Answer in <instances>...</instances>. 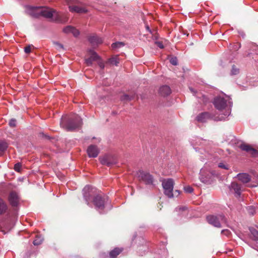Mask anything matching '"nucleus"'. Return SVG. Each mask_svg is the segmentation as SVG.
<instances>
[{"label": "nucleus", "mask_w": 258, "mask_h": 258, "mask_svg": "<svg viewBox=\"0 0 258 258\" xmlns=\"http://www.w3.org/2000/svg\"><path fill=\"white\" fill-rule=\"evenodd\" d=\"M9 125L12 127L15 126H16V120L14 119H11L9 122Z\"/></svg>", "instance_id": "4c0bfd02"}, {"label": "nucleus", "mask_w": 258, "mask_h": 258, "mask_svg": "<svg viewBox=\"0 0 258 258\" xmlns=\"http://www.w3.org/2000/svg\"><path fill=\"white\" fill-rule=\"evenodd\" d=\"M29 13L32 17L37 18L42 16L58 23L63 24L68 20L66 14L57 12L48 7H31L29 10Z\"/></svg>", "instance_id": "f257e3e1"}, {"label": "nucleus", "mask_w": 258, "mask_h": 258, "mask_svg": "<svg viewBox=\"0 0 258 258\" xmlns=\"http://www.w3.org/2000/svg\"><path fill=\"white\" fill-rule=\"evenodd\" d=\"M159 93L163 96H167L171 93V89L168 86H163L159 89Z\"/></svg>", "instance_id": "aec40b11"}, {"label": "nucleus", "mask_w": 258, "mask_h": 258, "mask_svg": "<svg viewBox=\"0 0 258 258\" xmlns=\"http://www.w3.org/2000/svg\"><path fill=\"white\" fill-rule=\"evenodd\" d=\"M91 56L85 59L86 63L88 66H91L93 61L97 60L99 59V56L97 54L93 51H91Z\"/></svg>", "instance_id": "f3484780"}, {"label": "nucleus", "mask_w": 258, "mask_h": 258, "mask_svg": "<svg viewBox=\"0 0 258 258\" xmlns=\"http://www.w3.org/2000/svg\"><path fill=\"white\" fill-rule=\"evenodd\" d=\"M176 193H177V195H176V196H177L178 195H179V190H175V194H176Z\"/></svg>", "instance_id": "c03bdc74"}, {"label": "nucleus", "mask_w": 258, "mask_h": 258, "mask_svg": "<svg viewBox=\"0 0 258 258\" xmlns=\"http://www.w3.org/2000/svg\"><path fill=\"white\" fill-rule=\"evenodd\" d=\"M238 179L243 183H247L250 180V177L247 173H239L237 175Z\"/></svg>", "instance_id": "412c9836"}, {"label": "nucleus", "mask_w": 258, "mask_h": 258, "mask_svg": "<svg viewBox=\"0 0 258 258\" xmlns=\"http://www.w3.org/2000/svg\"><path fill=\"white\" fill-rule=\"evenodd\" d=\"M229 188L231 191L234 190L236 197H239L241 195V185L235 182H232L229 186Z\"/></svg>", "instance_id": "4468645a"}, {"label": "nucleus", "mask_w": 258, "mask_h": 258, "mask_svg": "<svg viewBox=\"0 0 258 258\" xmlns=\"http://www.w3.org/2000/svg\"><path fill=\"white\" fill-rule=\"evenodd\" d=\"M203 143V141L202 139H198V142H196V144L198 145H201Z\"/></svg>", "instance_id": "79ce46f5"}, {"label": "nucleus", "mask_w": 258, "mask_h": 258, "mask_svg": "<svg viewBox=\"0 0 258 258\" xmlns=\"http://www.w3.org/2000/svg\"><path fill=\"white\" fill-rule=\"evenodd\" d=\"M111 46L113 49H115L122 47L123 46H124V43L121 42H117L113 43Z\"/></svg>", "instance_id": "cd10ccee"}, {"label": "nucleus", "mask_w": 258, "mask_h": 258, "mask_svg": "<svg viewBox=\"0 0 258 258\" xmlns=\"http://www.w3.org/2000/svg\"><path fill=\"white\" fill-rule=\"evenodd\" d=\"M110 62L111 64H114L115 66H117V64L119 63V60H118V57H114L111 58L110 59Z\"/></svg>", "instance_id": "c756f323"}, {"label": "nucleus", "mask_w": 258, "mask_h": 258, "mask_svg": "<svg viewBox=\"0 0 258 258\" xmlns=\"http://www.w3.org/2000/svg\"><path fill=\"white\" fill-rule=\"evenodd\" d=\"M240 148L243 151H245L249 153L252 156H255L257 153L256 150L252 148L250 146L247 144H241L240 146Z\"/></svg>", "instance_id": "2eb2a0df"}, {"label": "nucleus", "mask_w": 258, "mask_h": 258, "mask_svg": "<svg viewBox=\"0 0 258 258\" xmlns=\"http://www.w3.org/2000/svg\"><path fill=\"white\" fill-rule=\"evenodd\" d=\"M95 189L90 185H86L83 189V194L85 201L88 205H89L91 197L93 195Z\"/></svg>", "instance_id": "9b49d317"}, {"label": "nucleus", "mask_w": 258, "mask_h": 258, "mask_svg": "<svg viewBox=\"0 0 258 258\" xmlns=\"http://www.w3.org/2000/svg\"><path fill=\"white\" fill-rule=\"evenodd\" d=\"M87 153L89 157H96L99 154V150L95 145H90L87 149Z\"/></svg>", "instance_id": "ddd939ff"}, {"label": "nucleus", "mask_w": 258, "mask_h": 258, "mask_svg": "<svg viewBox=\"0 0 258 258\" xmlns=\"http://www.w3.org/2000/svg\"><path fill=\"white\" fill-rule=\"evenodd\" d=\"M8 199L10 204L13 207H16L18 205L19 198L18 194L15 191L10 192Z\"/></svg>", "instance_id": "f8f14e48"}, {"label": "nucleus", "mask_w": 258, "mask_h": 258, "mask_svg": "<svg viewBox=\"0 0 258 258\" xmlns=\"http://www.w3.org/2000/svg\"><path fill=\"white\" fill-rule=\"evenodd\" d=\"M107 197L105 196L101 197L99 195L96 196L93 201L96 209L98 211L103 210L104 205L107 202Z\"/></svg>", "instance_id": "1a4fd4ad"}, {"label": "nucleus", "mask_w": 258, "mask_h": 258, "mask_svg": "<svg viewBox=\"0 0 258 258\" xmlns=\"http://www.w3.org/2000/svg\"><path fill=\"white\" fill-rule=\"evenodd\" d=\"M22 165L20 163H16L14 166V170L17 172H20Z\"/></svg>", "instance_id": "2f4dec72"}, {"label": "nucleus", "mask_w": 258, "mask_h": 258, "mask_svg": "<svg viewBox=\"0 0 258 258\" xmlns=\"http://www.w3.org/2000/svg\"><path fill=\"white\" fill-rule=\"evenodd\" d=\"M99 160L102 165L110 166L117 163L116 158L112 155H105L99 158Z\"/></svg>", "instance_id": "9d476101"}, {"label": "nucleus", "mask_w": 258, "mask_h": 258, "mask_svg": "<svg viewBox=\"0 0 258 258\" xmlns=\"http://www.w3.org/2000/svg\"><path fill=\"white\" fill-rule=\"evenodd\" d=\"M53 44H54L56 49L58 50H64L63 45L60 44V43L58 42H54Z\"/></svg>", "instance_id": "c85d7f7f"}, {"label": "nucleus", "mask_w": 258, "mask_h": 258, "mask_svg": "<svg viewBox=\"0 0 258 258\" xmlns=\"http://www.w3.org/2000/svg\"><path fill=\"white\" fill-rule=\"evenodd\" d=\"M8 206L6 202L2 199H0V215L3 214L7 211Z\"/></svg>", "instance_id": "4be33fe9"}, {"label": "nucleus", "mask_w": 258, "mask_h": 258, "mask_svg": "<svg viewBox=\"0 0 258 258\" xmlns=\"http://www.w3.org/2000/svg\"><path fill=\"white\" fill-rule=\"evenodd\" d=\"M63 31L66 33H72L75 37L79 34V31L71 26H68L64 28Z\"/></svg>", "instance_id": "6ab92c4d"}, {"label": "nucleus", "mask_w": 258, "mask_h": 258, "mask_svg": "<svg viewBox=\"0 0 258 258\" xmlns=\"http://www.w3.org/2000/svg\"><path fill=\"white\" fill-rule=\"evenodd\" d=\"M257 228H258V227H257Z\"/></svg>", "instance_id": "49530a36"}, {"label": "nucleus", "mask_w": 258, "mask_h": 258, "mask_svg": "<svg viewBox=\"0 0 258 258\" xmlns=\"http://www.w3.org/2000/svg\"><path fill=\"white\" fill-rule=\"evenodd\" d=\"M190 91L193 93L194 94H195L196 93V91L192 88H189Z\"/></svg>", "instance_id": "37998d69"}, {"label": "nucleus", "mask_w": 258, "mask_h": 258, "mask_svg": "<svg viewBox=\"0 0 258 258\" xmlns=\"http://www.w3.org/2000/svg\"><path fill=\"white\" fill-rule=\"evenodd\" d=\"M98 63L101 69H103L104 68V64L102 61L99 60Z\"/></svg>", "instance_id": "ea45409f"}, {"label": "nucleus", "mask_w": 258, "mask_h": 258, "mask_svg": "<svg viewBox=\"0 0 258 258\" xmlns=\"http://www.w3.org/2000/svg\"><path fill=\"white\" fill-rule=\"evenodd\" d=\"M132 99V97L128 95L124 94L122 95L121 97V100L123 101H129Z\"/></svg>", "instance_id": "7c9ffc66"}, {"label": "nucleus", "mask_w": 258, "mask_h": 258, "mask_svg": "<svg viewBox=\"0 0 258 258\" xmlns=\"http://www.w3.org/2000/svg\"><path fill=\"white\" fill-rule=\"evenodd\" d=\"M43 241V238L40 236H37L35 239L33 241V244L35 245H40Z\"/></svg>", "instance_id": "a878e982"}, {"label": "nucleus", "mask_w": 258, "mask_h": 258, "mask_svg": "<svg viewBox=\"0 0 258 258\" xmlns=\"http://www.w3.org/2000/svg\"><path fill=\"white\" fill-rule=\"evenodd\" d=\"M82 121L79 116L74 114L71 116H63L60 122V126L67 131H73L80 127Z\"/></svg>", "instance_id": "7ed1b4c3"}, {"label": "nucleus", "mask_w": 258, "mask_h": 258, "mask_svg": "<svg viewBox=\"0 0 258 258\" xmlns=\"http://www.w3.org/2000/svg\"><path fill=\"white\" fill-rule=\"evenodd\" d=\"M213 104L217 109L221 111H223V114L221 116L214 117V119L215 120H223L230 114V108L232 106V102L229 97H217L214 99Z\"/></svg>", "instance_id": "f03ea898"}, {"label": "nucleus", "mask_w": 258, "mask_h": 258, "mask_svg": "<svg viewBox=\"0 0 258 258\" xmlns=\"http://www.w3.org/2000/svg\"><path fill=\"white\" fill-rule=\"evenodd\" d=\"M184 191L187 193H191L193 191V188L190 186H185L184 188Z\"/></svg>", "instance_id": "72a5a7b5"}, {"label": "nucleus", "mask_w": 258, "mask_h": 258, "mask_svg": "<svg viewBox=\"0 0 258 258\" xmlns=\"http://www.w3.org/2000/svg\"><path fill=\"white\" fill-rule=\"evenodd\" d=\"M239 73V70L234 67H232L231 73L232 75H236Z\"/></svg>", "instance_id": "c9c22d12"}, {"label": "nucleus", "mask_w": 258, "mask_h": 258, "mask_svg": "<svg viewBox=\"0 0 258 258\" xmlns=\"http://www.w3.org/2000/svg\"><path fill=\"white\" fill-rule=\"evenodd\" d=\"M138 176L140 181L143 182L147 185H154L155 180L153 176L147 172L139 171Z\"/></svg>", "instance_id": "0eeeda50"}, {"label": "nucleus", "mask_w": 258, "mask_h": 258, "mask_svg": "<svg viewBox=\"0 0 258 258\" xmlns=\"http://www.w3.org/2000/svg\"><path fill=\"white\" fill-rule=\"evenodd\" d=\"M247 211L250 215H253L255 213V207L253 206H248L247 208Z\"/></svg>", "instance_id": "bb28decb"}, {"label": "nucleus", "mask_w": 258, "mask_h": 258, "mask_svg": "<svg viewBox=\"0 0 258 258\" xmlns=\"http://www.w3.org/2000/svg\"><path fill=\"white\" fill-rule=\"evenodd\" d=\"M69 5V10L71 12H76L80 14L87 13L88 10L84 7L79 5V2L77 0H65Z\"/></svg>", "instance_id": "39448f33"}, {"label": "nucleus", "mask_w": 258, "mask_h": 258, "mask_svg": "<svg viewBox=\"0 0 258 258\" xmlns=\"http://www.w3.org/2000/svg\"><path fill=\"white\" fill-rule=\"evenodd\" d=\"M210 118L209 113L205 112L199 114L196 117V119L200 122H205Z\"/></svg>", "instance_id": "a211bd4d"}, {"label": "nucleus", "mask_w": 258, "mask_h": 258, "mask_svg": "<svg viewBox=\"0 0 258 258\" xmlns=\"http://www.w3.org/2000/svg\"><path fill=\"white\" fill-rule=\"evenodd\" d=\"M122 251V249L115 248L109 253L110 257L111 258H116V256Z\"/></svg>", "instance_id": "5701e85b"}, {"label": "nucleus", "mask_w": 258, "mask_h": 258, "mask_svg": "<svg viewBox=\"0 0 258 258\" xmlns=\"http://www.w3.org/2000/svg\"><path fill=\"white\" fill-rule=\"evenodd\" d=\"M8 147L7 144L4 141H0V152L5 151Z\"/></svg>", "instance_id": "b1692460"}, {"label": "nucleus", "mask_w": 258, "mask_h": 258, "mask_svg": "<svg viewBox=\"0 0 258 258\" xmlns=\"http://www.w3.org/2000/svg\"><path fill=\"white\" fill-rule=\"evenodd\" d=\"M200 179L202 182L208 183L210 181L212 175L214 174L213 171L205 166L200 171Z\"/></svg>", "instance_id": "6e6552de"}, {"label": "nucleus", "mask_w": 258, "mask_h": 258, "mask_svg": "<svg viewBox=\"0 0 258 258\" xmlns=\"http://www.w3.org/2000/svg\"><path fill=\"white\" fill-rule=\"evenodd\" d=\"M156 44H157V45L160 47V48H164V46L162 44V43L160 42H156Z\"/></svg>", "instance_id": "a19ab883"}, {"label": "nucleus", "mask_w": 258, "mask_h": 258, "mask_svg": "<svg viewBox=\"0 0 258 258\" xmlns=\"http://www.w3.org/2000/svg\"><path fill=\"white\" fill-rule=\"evenodd\" d=\"M221 233L223 235L228 236L230 234V231L228 229H224L222 230Z\"/></svg>", "instance_id": "e433bc0d"}, {"label": "nucleus", "mask_w": 258, "mask_h": 258, "mask_svg": "<svg viewBox=\"0 0 258 258\" xmlns=\"http://www.w3.org/2000/svg\"><path fill=\"white\" fill-rule=\"evenodd\" d=\"M250 231L254 239L258 240V230L254 228H251Z\"/></svg>", "instance_id": "393cba45"}, {"label": "nucleus", "mask_w": 258, "mask_h": 258, "mask_svg": "<svg viewBox=\"0 0 258 258\" xmlns=\"http://www.w3.org/2000/svg\"><path fill=\"white\" fill-rule=\"evenodd\" d=\"M206 219L209 224L217 228L221 227L223 224L227 223L226 219L223 215H209L207 216Z\"/></svg>", "instance_id": "20e7f679"}, {"label": "nucleus", "mask_w": 258, "mask_h": 258, "mask_svg": "<svg viewBox=\"0 0 258 258\" xmlns=\"http://www.w3.org/2000/svg\"><path fill=\"white\" fill-rule=\"evenodd\" d=\"M31 47L30 46H27L24 49V51H25V53H30L31 52Z\"/></svg>", "instance_id": "58836bf2"}, {"label": "nucleus", "mask_w": 258, "mask_h": 258, "mask_svg": "<svg viewBox=\"0 0 258 258\" xmlns=\"http://www.w3.org/2000/svg\"><path fill=\"white\" fill-rule=\"evenodd\" d=\"M89 41L93 46L98 45L103 42L102 39L96 35L91 36L89 38Z\"/></svg>", "instance_id": "dca6fc26"}, {"label": "nucleus", "mask_w": 258, "mask_h": 258, "mask_svg": "<svg viewBox=\"0 0 258 258\" xmlns=\"http://www.w3.org/2000/svg\"><path fill=\"white\" fill-rule=\"evenodd\" d=\"M162 185L164 189V193L169 198L173 197V189L174 181L172 179L168 178L162 181Z\"/></svg>", "instance_id": "423d86ee"}, {"label": "nucleus", "mask_w": 258, "mask_h": 258, "mask_svg": "<svg viewBox=\"0 0 258 258\" xmlns=\"http://www.w3.org/2000/svg\"><path fill=\"white\" fill-rule=\"evenodd\" d=\"M146 28H147V30H148L150 32H151V30H150L149 27V26H146Z\"/></svg>", "instance_id": "a18cd8bd"}, {"label": "nucleus", "mask_w": 258, "mask_h": 258, "mask_svg": "<svg viewBox=\"0 0 258 258\" xmlns=\"http://www.w3.org/2000/svg\"><path fill=\"white\" fill-rule=\"evenodd\" d=\"M170 63L174 66H176L177 64V59L176 57H172L170 59Z\"/></svg>", "instance_id": "f704fd0d"}, {"label": "nucleus", "mask_w": 258, "mask_h": 258, "mask_svg": "<svg viewBox=\"0 0 258 258\" xmlns=\"http://www.w3.org/2000/svg\"><path fill=\"white\" fill-rule=\"evenodd\" d=\"M218 167H220V168L226 169V170H228L229 169L228 166L227 165H226V164H225L223 163H219Z\"/></svg>", "instance_id": "473e14b6"}]
</instances>
